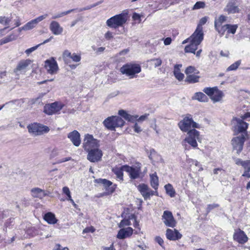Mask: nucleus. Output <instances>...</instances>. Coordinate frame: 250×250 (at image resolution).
Returning <instances> with one entry per match:
<instances>
[{
	"mask_svg": "<svg viewBox=\"0 0 250 250\" xmlns=\"http://www.w3.org/2000/svg\"><path fill=\"white\" fill-rule=\"evenodd\" d=\"M178 125L181 130L185 132H188L191 127L193 129L199 128V124L194 122L192 115L189 114L186 115L183 119L179 122Z\"/></svg>",
	"mask_w": 250,
	"mask_h": 250,
	"instance_id": "f257e3e1",
	"label": "nucleus"
},
{
	"mask_svg": "<svg viewBox=\"0 0 250 250\" xmlns=\"http://www.w3.org/2000/svg\"><path fill=\"white\" fill-rule=\"evenodd\" d=\"M103 124L107 129L110 130H115V128L123 126L125 121L120 117L112 116L105 119Z\"/></svg>",
	"mask_w": 250,
	"mask_h": 250,
	"instance_id": "f03ea898",
	"label": "nucleus"
},
{
	"mask_svg": "<svg viewBox=\"0 0 250 250\" xmlns=\"http://www.w3.org/2000/svg\"><path fill=\"white\" fill-rule=\"evenodd\" d=\"M141 71L140 65L135 63H127L120 68V72L123 74L129 77L130 78H134L136 74H138Z\"/></svg>",
	"mask_w": 250,
	"mask_h": 250,
	"instance_id": "7ed1b4c3",
	"label": "nucleus"
},
{
	"mask_svg": "<svg viewBox=\"0 0 250 250\" xmlns=\"http://www.w3.org/2000/svg\"><path fill=\"white\" fill-rule=\"evenodd\" d=\"M126 18L123 14L115 15L106 21V25L111 28H116L122 26L126 21Z\"/></svg>",
	"mask_w": 250,
	"mask_h": 250,
	"instance_id": "20e7f679",
	"label": "nucleus"
},
{
	"mask_svg": "<svg viewBox=\"0 0 250 250\" xmlns=\"http://www.w3.org/2000/svg\"><path fill=\"white\" fill-rule=\"evenodd\" d=\"M99 146V141L94 138L92 135L87 134L85 136L83 148L86 151L88 152Z\"/></svg>",
	"mask_w": 250,
	"mask_h": 250,
	"instance_id": "39448f33",
	"label": "nucleus"
},
{
	"mask_svg": "<svg viewBox=\"0 0 250 250\" xmlns=\"http://www.w3.org/2000/svg\"><path fill=\"white\" fill-rule=\"evenodd\" d=\"M27 128L29 132L34 136L41 135L49 131V128L47 126L37 123L29 125Z\"/></svg>",
	"mask_w": 250,
	"mask_h": 250,
	"instance_id": "423d86ee",
	"label": "nucleus"
},
{
	"mask_svg": "<svg viewBox=\"0 0 250 250\" xmlns=\"http://www.w3.org/2000/svg\"><path fill=\"white\" fill-rule=\"evenodd\" d=\"M199 132L195 129H192L188 131L187 137L183 142L188 143L193 148H196L198 144L197 141H199Z\"/></svg>",
	"mask_w": 250,
	"mask_h": 250,
	"instance_id": "0eeeda50",
	"label": "nucleus"
},
{
	"mask_svg": "<svg viewBox=\"0 0 250 250\" xmlns=\"http://www.w3.org/2000/svg\"><path fill=\"white\" fill-rule=\"evenodd\" d=\"M141 166L140 163L135 167H130L127 165L123 166L124 171L126 172L131 179H136L140 177L141 173Z\"/></svg>",
	"mask_w": 250,
	"mask_h": 250,
	"instance_id": "6e6552de",
	"label": "nucleus"
},
{
	"mask_svg": "<svg viewBox=\"0 0 250 250\" xmlns=\"http://www.w3.org/2000/svg\"><path fill=\"white\" fill-rule=\"evenodd\" d=\"M31 62V61L29 59L20 61L17 64L16 67L14 69V72L16 75L19 76L20 74L25 73Z\"/></svg>",
	"mask_w": 250,
	"mask_h": 250,
	"instance_id": "1a4fd4ad",
	"label": "nucleus"
},
{
	"mask_svg": "<svg viewBox=\"0 0 250 250\" xmlns=\"http://www.w3.org/2000/svg\"><path fill=\"white\" fill-rule=\"evenodd\" d=\"M246 136V134H241L238 137L234 138L231 141L233 149L236 151L237 154H239L243 149Z\"/></svg>",
	"mask_w": 250,
	"mask_h": 250,
	"instance_id": "9d476101",
	"label": "nucleus"
},
{
	"mask_svg": "<svg viewBox=\"0 0 250 250\" xmlns=\"http://www.w3.org/2000/svg\"><path fill=\"white\" fill-rule=\"evenodd\" d=\"M63 105L58 102L46 104L44 106L43 112L47 115H51L58 113L62 108Z\"/></svg>",
	"mask_w": 250,
	"mask_h": 250,
	"instance_id": "9b49d317",
	"label": "nucleus"
},
{
	"mask_svg": "<svg viewBox=\"0 0 250 250\" xmlns=\"http://www.w3.org/2000/svg\"><path fill=\"white\" fill-rule=\"evenodd\" d=\"M44 67L47 72L52 75L56 74L59 69L57 62L53 57L45 61Z\"/></svg>",
	"mask_w": 250,
	"mask_h": 250,
	"instance_id": "f8f14e48",
	"label": "nucleus"
},
{
	"mask_svg": "<svg viewBox=\"0 0 250 250\" xmlns=\"http://www.w3.org/2000/svg\"><path fill=\"white\" fill-rule=\"evenodd\" d=\"M162 220L165 225L169 227L174 228L176 226V221L174 219L171 212L167 210L164 211Z\"/></svg>",
	"mask_w": 250,
	"mask_h": 250,
	"instance_id": "ddd939ff",
	"label": "nucleus"
},
{
	"mask_svg": "<svg viewBox=\"0 0 250 250\" xmlns=\"http://www.w3.org/2000/svg\"><path fill=\"white\" fill-rule=\"evenodd\" d=\"M87 152V159L93 163L100 161L103 156L102 151L99 147L91 150Z\"/></svg>",
	"mask_w": 250,
	"mask_h": 250,
	"instance_id": "4468645a",
	"label": "nucleus"
},
{
	"mask_svg": "<svg viewBox=\"0 0 250 250\" xmlns=\"http://www.w3.org/2000/svg\"><path fill=\"white\" fill-rule=\"evenodd\" d=\"M204 39V33L200 26L197 27L195 31L189 38L190 42L199 45Z\"/></svg>",
	"mask_w": 250,
	"mask_h": 250,
	"instance_id": "2eb2a0df",
	"label": "nucleus"
},
{
	"mask_svg": "<svg viewBox=\"0 0 250 250\" xmlns=\"http://www.w3.org/2000/svg\"><path fill=\"white\" fill-rule=\"evenodd\" d=\"M240 9L238 7L237 0H229L228 3L224 8V11L228 14L239 13Z\"/></svg>",
	"mask_w": 250,
	"mask_h": 250,
	"instance_id": "dca6fc26",
	"label": "nucleus"
},
{
	"mask_svg": "<svg viewBox=\"0 0 250 250\" xmlns=\"http://www.w3.org/2000/svg\"><path fill=\"white\" fill-rule=\"evenodd\" d=\"M232 124L235 125V130L238 132L243 133L246 131L248 126V124L244 122L242 119L237 118L233 119Z\"/></svg>",
	"mask_w": 250,
	"mask_h": 250,
	"instance_id": "f3484780",
	"label": "nucleus"
},
{
	"mask_svg": "<svg viewBox=\"0 0 250 250\" xmlns=\"http://www.w3.org/2000/svg\"><path fill=\"white\" fill-rule=\"evenodd\" d=\"M47 16V14H44L43 15L40 16L38 18L31 21L25 24L22 29L23 30H29L32 29L36 26V25L40 21L45 19Z\"/></svg>",
	"mask_w": 250,
	"mask_h": 250,
	"instance_id": "a211bd4d",
	"label": "nucleus"
},
{
	"mask_svg": "<svg viewBox=\"0 0 250 250\" xmlns=\"http://www.w3.org/2000/svg\"><path fill=\"white\" fill-rule=\"evenodd\" d=\"M138 189L145 200L154 195V191L149 189L146 185L140 184L138 187Z\"/></svg>",
	"mask_w": 250,
	"mask_h": 250,
	"instance_id": "6ab92c4d",
	"label": "nucleus"
},
{
	"mask_svg": "<svg viewBox=\"0 0 250 250\" xmlns=\"http://www.w3.org/2000/svg\"><path fill=\"white\" fill-rule=\"evenodd\" d=\"M238 28L237 24H226L221 27L220 30L219 31V33L221 36L223 35L227 31V33L234 34L236 32V31Z\"/></svg>",
	"mask_w": 250,
	"mask_h": 250,
	"instance_id": "aec40b11",
	"label": "nucleus"
},
{
	"mask_svg": "<svg viewBox=\"0 0 250 250\" xmlns=\"http://www.w3.org/2000/svg\"><path fill=\"white\" fill-rule=\"evenodd\" d=\"M166 235L168 240L172 241L180 239L182 237V235L176 229L172 230L167 229L166 230Z\"/></svg>",
	"mask_w": 250,
	"mask_h": 250,
	"instance_id": "412c9836",
	"label": "nucleus"
},
{
	"mask_svg": "<svg viewBox=\"0 0 250 250\" xmlns=\"http://www.w3.org/2000/svg\"><path fill=\"white\" fill-rule=\"evenodd\" d=\"M233 239L240 244H244L248 240V238L245 233L240 229H238L234 232Z\"/></svg>",
	"mask_w": 250,
	"mask_h": 250,
	"instance_id": "4be33fe9",
	"label": "nucleus"
},
{
	"mask_svg": "<svg viewBox=\"0 0 250 250\" xmlns=\"http://www.w3.org/2000/svg\"><path fill=\"white\" fill-rule=\"evenodd\" d=\"M67 137L75 146H80L81 142L80 134L77 130H75L70 132L68 134Z\"/></svg>",
	"mask_w": 250,
	"mask_h": 250,
	"instance_id": "5701e85b",
	"label": "nucleus"
},
{
	"mask_svg": "<svg viewBox=\"0 0 250 250\" xmlns=\"http://www.w3.org/2000/svg\"><path fill=\"white\" fill-rule=\"evenodd\" d=\"M31 196L33 198L43 199L44 197L48 195L47 193L44 190L39 188H34L31 189Z\"/></svg>",
	"mask_w": 250,
	"mask_h": 250,
	"instance_id": "b1692460",
	"label": "nucleus"
},
{
	"mask_svg": "<svg viewBox=\"0 0 250 250\" xmlns=\"http://www.w3.org/2000/svg\"><path fill=\"white\" fill-rule=\"evenodd\" d=\"M49 29L52 33L55 35H61L63 32V28L61 26L58 22L53 21L49 25Z\"/></svg>",
	"mask_w": 250,
	"mask_h": 250,
	"instance_id": "393cba45",
	"label": "nucleus"
},
{
	"mask_svg": "<svg viewBox=\"0 0 250 250\" xmlns=\"http://www.w3.org/2000/svg\"><path fill=\"white\" fill-rule=\"evenodd\" d=\"M133 231V229L131 227L122 229L119 230L117 237L120 239H123L126 237H130L132 235Z\"/></svg>",
	"mask_w": 250,
	"mask_h": 250,
	"instance_id": "a878e982",
	"label": "nucleus"
},
{
	"mask_svg": "<svg viewBox=\"0 0 250 250\" xmlns=\"http://www.w3.org/2000/svg\"><path fill=\"white\" fill-rule=\"evenodd\" d=\"M118 114L125 120L132 123L136 121L138 118V115H131L123 109L119 110Z\"/></svg>",
	"mask_w": 250,
	"mask_h": 250,
	"instance_id": "bb28decb",
	"label": "nucleus"
},
{
	"mask_svg": "<svg viewBox=\"0 0 250 250\" xmlns=\"http://www.w3.org/2000/svg\"><path fill=\"white\" fill-rule=\"evenodd\" d=\"M227 20V17L224 15H220L218 19L215 20L214 21V27L215 29L219 33V31L220 30L222 24Z\"/></svg>",
	"mask_w": 250,
	"mask_h": 250,
	"instance_id": "cd10ccee",
	"label": "nucleus"
},
{
	"mask_svg": "<svg viewBox=\"0 0 250 250\" xmlns=\"http://www.w3.org/2000/svg\"><path fill=\"white\" fill-rule=\"evenodd\" d=\"M224 95L223 92L219 90L216 87L215 90H214V92L211 97L212 100H213L215 102H219L221 100L223 97Z\"/></svg>",
	"mask_w": 250,
	"mask_h": 250,
	"instance_id": "c85d7f7f",
	"label": "nucleus"
},
{
	"mask_svg": "<svg viewBox=\"0 0 250 250\" xmlns=\"http://www.w3.org/2000/svg\"><path fill=\"white\" fill-rule=\"evenodd\" d=\"M44 219L48 223L50 224H55L57 221L55 215L51 212H48L46 213L44 216Z\"/></svg>",
	"mask_w": 250,
	"mask_h": 250,
	"instance_id": "c756f323",
	"label": "nucleus"
},
{
	"mask_svg": "<svg viewBox=\"0 0 250 250\" xmlns=\"http://www.w3.org/2000/svg\"><path fill=\"white\" fill-rule=\"evenodd\" d=\"M182 66V65H176L174 66V75L176 78L179 81H182L184 78V74L181 73L180 71V67Z\"/></svg>",
	"mask_w": 250,
	"mask_h": 250,
	"instance_id": "7c9ffc66",
	"label": "nucleus"
},
{
	"mask_svg": "<svg viewBox=\"0 0 250 250\" xmlns=\"http://www.w3.org/2000/svg\"><path fill=\"white\" fill-rule=\"evenodd\" d=\"M198 45H199L196 44V43L190 42V44L185 47V51L187 53L195 54V51L197 49Z\"/></svg>",
	"mask_w": 250,
	"mask_h": 250,
	"instance_id": "2f4dec72",
	"label": "nucleus"
},
{
	"mask_svg": "<svg viewBox=\"0 0 250 250\" xmlns=\"http://www.w3.org/2000/svg\"><path fill=\"white\" fill-rule=\"evenodd\" d=\"M53 38V36H51L49 39H46V40H45L42 43H41L38 45H37L36 46H34V47H31L29 49H27L25 50V53L27 55H29L30 53H31L32 52H33V51H34L35 50H36L40 45H42V44H44L46 43H47L48 42H50L52 39Z\"/></svg>",
	"mask_w": 250,
	"mask_h": 250,
	"instance_id": "473e14b6",
	"label": "nucleus"
},
{
	"mask_svg": "<svg viewBox=\"0 0 250 250\" xmlns=\"http://www.w3.org/2000/svg\"><path fill=\"white\" fill-rule=\"evenodd\" d=\"M150 183L151 186L155 189L158 188L159 185L158 178L156 174H152L150 175Z\"/></svg>",
	"mask_w": 250,
	"mask_h": 250,
	"instance_id": "72a5a7b5",
	"label": "nucleus"
},
{
	"mask_svg": "<svg viewBox=\"0 0 250 250\" xmlns=\"http://www.w3.org/2000/svg\"><path fill=\"white\" fill-rule=\"evenodd\" d=\"M165 188L166 193L171 197H173L175 195V191L172 186L170 184H167L165 186Z\"/></svg>",
	"mask_w": 250,
	"mask_h": 250,
	"instance_id": "f704fd0d",
	"label": "nucleus"
},
{
	"mask_svg": "<svg viewBox=\"0 0 250 250\" xmlns=\"http://www.w3.org/2000/svg\"><path fill=\"white\" fill-rule=\"evenodd\" d=\"M193 98L202 102H207L208 100L207 96L202 92L196 93Z\"/></svg>",
	"mask_w": 250,
	"mask_h": 250,
	"instance_id": "c9c22d12",
	"label": "nucleus"
},
{
	"mask_svg": "<svg viewBox=\"0 0 250 250\" xmlns=\"http://www.w3.org/2000/svg\"><path fill=\"white\" fill-rule=\"evenodd\" d=\"M199 77L195 75H188L186 78V82L188 83H195L198 82Z\"/></svg>",
	"mask_w": 250,
	"mask_h": 250,
	"instance_id": "e433bc0d",
	"label": "nucleus"
},
{
	"mask_svg": "<svg viewBox=\"0 0 250 250\" xmlns=\"http://www.w3.org/2000/svg\"><path fill=\"white\" fill-rule=\"evenodd\" d=\"M96 182L98 184H101L103 185V186L105 187V188H107L109 187L112 185V183L105 179H98L96 180Z\"/></svg>",
	"mask_w": 250,
	"mask_h": 250,
	"instance_id": "4c0bfd02",
	"label": "nucleus"
},
{
	"mask_svg": "<svg viewBox=\"0 0 250 250\" xmlns=\"http://www.w3.org/2000/svg\"><path fill=\"white\" fill-rule=\"evenodd\" d=\"M123 167L121 168H115L113 169V171L116 175V177L120 180H123Z\"/></svg>",
	"mask_w": 250,
	"mask_h": 250,
	"instance_id": "58836bf2",
	"label": "nucleus"
},
{
	"mask_svg": "<svg viewBox=\"0 0 250 250\" xmlns=\"http://www.w3.org/2000/svg\"><path fill=\"white\" fill-rule=\"evenodd\" d=\"M11 21V19L8 17H6L5 16H1L0 17V23L6 26V27H8L9 24H10V22Z\"/></svg>",
	"mask_w": 250,
	"mask_h": 250,
	"instance_id": "ea45409f",
	"label": "nucleus"
},
{
	"mask_svg": "<svg viewBox=\"0 0 250 250\" xmlns=\"http://www.w3.org/2000/svg\"><path fill=\"white\" fill-rule=\"evenodd\" d=\"M235 163L237 165H241L244 168H245V167H248V165H250V160H247L244 161L240 159H237L235 160Z\"/></svg>",
	"mask_w": 250,
	"mask_h": 250,
	"instance_id": "a19ab883",
	"label": "nucleus"
},
{
	"mask_svg": "<svg viewBox=\"0 0 250 250\" xmlns=\"http://www.w3.org/2000/svg\"><path fill=\"white\" fill-rule=\"evenodd\" d=\"M74 10V9H71V10H68V11H64V12H61V13L55 14V15H54L52 17V19H56L65 16V15H67L68 14L70 13L71 12H72Z\"/></svg>",
	"mask_w": 250,
	"mask_h": 250,
	"instance_id": "79ce46f5",
	"label": "nucleus"
},
{
	"mask_svg": "<svg viewBox=\"0 0 250 250\" xmlns=\"http://www.w3.org/2000/svg\"><path fill=\"white\" fill-rule=\"evenodd\" d=\"M240 61H236L234 63L232 64L229 67H228L227 69V71H229L236 70L238 66L240 65Z\"/></svg>",
	"mask_w": 250,
	"mask_h": 250,
	"instance_id": "37998d69",
	"label": "nucleus"
},
{
	"mask_svg": "<svg viewBox=\"0 0 250 250\" xmlns=\"http://www.w3.org/2000/svg\"><path fill=\"white\" fill-rule=\"evenodd\" d=\"M216 87H206L203 89V91L208 95L212 97L214 90H215Z\"/></svg>",
	"mask_w": 250,
	"mask_h": 250,
	"instance_id": "c03bdc74",
	"label": "nucleus"
},
{
	"mask_svg": "<svg viewBox=\"0 0 250 250\" xmlns=\"http://www.w3.org/2000/svg\"><path fill=\"white\" fill-rule=\"evenodd\" d=\"M17 38V36L13 33L11 34L10 35L4 38L6 43L9 42L16 40Z\"/></svg>",
	"mask_w": 250,
	"mask_h": 250,
	"instance_id": "a18cd8bd",
	"label": "nucleus"
},
{
	"mask_svg": "<svg viewBox=\"0 0 250 250\" xmlns=\"http://www.w3.org/2000/svg\"><path fill=\"white\" fill-rule=\"evenodd\" d=\"M205 7V3L203 1H198L194 4L193 10L204 8Z\"/></svg>",
	"mask_w": 250,
	"mask_h": 250,
	"instance_id": "49530a36",
	"label": "nucleus"
},
{
	"mask_svg": "<svg viewBox=\"0 0 250 250\" xmlns=\"http://www.w3.org/2000/svg\"><path fill=\"white\" fill-rule=\"evenodd\" d=\"M103 2V1L102 0H101V1H99L95 3H94L93 4H91V5H88L82 9H81L80 11H83V10H89V9H90L91 8H93L96 6H98L99 5V4H100L101 3H102Z\"/></svg>",
	"mask_w": 250,
	"mask_h": 250,
	"instance_id": "de8ad7c7",
	"label": "nucleus"
},
{
	"mask_svg": "<svg viewBox=\"0 0 250 250\" xmlns=\"http://www.w3.org/2000/svg\"><path fill=\"white\" fill-rule=\"evenodd\" d=\"M131 225L130 221L128 219L122 220L119 224V228H123L126 226Z\"/></svg>",
	"mask_w": 250,
	"mask_h": 250,
	"instance_id": "09e8293b",
	"label": "nucleus"
},
{
	"mask_svg": "<svg viewBox=\"0 0 250 250\" xmlns=\"http://www.w3.org/2000/svg\"><path fill=\"white\" fill-rule=\"evenodd\" d=\"M60 155V150L56 148H54L51 152L50 154V158H53Z\"/></svg>",
	"mask_w": 250,
	"mask_h": 250,
	"instance_id": "8fccbe9b",
	"label": "nucleus"
},
{
	"mask_svg": "<svg viewBox=\"0 0 250 250\" xmlns=\"http://www.w3.org/2000/svg\"><path fill=\"white\" fill-rule=\"evenodd\" d=\"M70 58L75 62H79L81 61V57L80 55L73 53L71 55Z\"/></svg>",
	"mask_w": 250,
	"mask_h": 250,
	"instance_id": "3c124183",
	"label": "nucleus"
},
{
	"mask_svg": "<svg viewBox=\"0 0 250 250\" xmlns=\"http://www.w3.org/2000/svg\"><path fill=\"white\" fill-rule=\"evenodd\" d=\"M195 68L192 66H189L187 68V69L185 70V73L188 75L194 72L195 71Z\"/></svg>",
	"mask_w": 250,
	"mask_h": 250,
	"instance_id": "603ef678",
	"label": "nucleus"
},
{
	"mask_svg": "<svg viewBox=\"0 0 250 250\" xmlns=\"http://www.w3.org/2000/svg\"><path fill=\"white\" fill-rule=\"evenodd\" d=\"M207 18L206 17H204L200 20L199 23L197 25V27L200 26L202 29V31H203L202 25L207 22Z\"/></svg>",
	"mask_w": 250,
	"mask_h": 250,
	"instance_id": "864d4df0",
	"label": "nucleus"
},
{
	"mask_svg": "<svg viewBox=\"0 0 250 250\" xmlns=\"http://www.w3.org/2000/svg\"><path fill=\"white\" fill-rule=\"evenodd\" d=\"M218 207L219 205L217 204H209L208 206L207 211L208 212H209L211 210Z\"/></svg>",
	"mask_w": 250,
	"mask_h": 250,
	"instance_id": "5fc2aeb1",
	"label": "nucleus"
},
{
	"mask_svg": "<svg viewBox=\"0 0 250 250\" xmlns=\"http://www.w3.org/2000/svg\"><path fill=\"white\" fill-rule=\"evenodd\" d=\"M105 39L107 40H109L113 38V33L110 31H108L104 36Z\"/></svg>",
	"mask_w": 250,
	"mask_h": 250,
	"instance_id": "6e6d98bb",
	"label": "nucleus"
},
{
	"mask_svg": "<svg viewBox=\"0 0 250 250\" xmlns=\"http://www.w3.org/2000/svg\"><path fill=\"white\" fill-rule=\"evenodd\" d=\"M71 160V157H66V158H62V159L57 160V161H56L55 164H61V163H63V162H65L70 161Z\"/></svg>",
	"mask_w": 250,
	"mask_h": 250,
	"instance_id": "4d7b16f0",
	"label": "nucleus"
},
{
	"mask_svg": "<svg viewBox=\"0 0 250 250\" xmlns=\"http://www.w3.org/2000/svg\"><path fill=\"white\" fill-rule=\"evenodd\" d=\"M152 62H154V65L155 67L159 66L162 64V61L160 59H155L151 60Z\"/></svg>",
	"mask_w": 250,
	"mask_h": 250,
	"instance_id": "13d9d810",
	"label": "nucleus"
},
{
	"mask_svg": "<svg viewBox=\"0 0 250 250\" xmlns=\"http://www.w3.org/2000/svg\"><path fill=\"white\" fill-rule=\"evenodd\" d=\"M95 229L93 227H87L83 230V233H88L89 232H94L95 231Z\"/></svg>",
	"mask_w": 250,
	"mask_h": 250,
	"instance_id": "bf43d9fd",
	"label": "nucleus"
},
{
	"mask_svg": "<svg viewBox=\"0 0 250 250\" xmlns=\"http://www.w3.org/2000/svg\"><path fill=\"white\" fill-rule=\"evenodd\" d=\"M69 250L67 247L62 248L61 245L58 244L55 245V248L53 249V250Z\"/></svg>",
	"mask_w": 250,
	"mask_h": 250,
	"instance_id": "052dcab7",
	"label": "nucleus"
},
{
	"mask_svg": "<svg viewBox=\"0 0 250 250\" xmlns=\"http://www.w3.org/2000/svg\"><path fill=\"white\" fill-rule=\"evenodd\" d=\"M149 114H145L142 116H141L137 120L138 122H143L147 119Z\"/></svg>",
	"mask_w": 250,
	"mask_h": 250,
	"instance_id": "680f3d73",
	"label": "nucleus"
},
{
	"mask_svg": "<svg viewBox=\"0 0 250 250\" xmlns=\"http://www.w3.org/2000/svg\"><path fill=\"white\" fill-rule=\"evenodd\" d=\"M71 53L67 50H65L62 55V57L63 59H65L67 57L71 58Z\"/></svg>",
	"mask_w": 250,
	"mask_h": 250,
	"instance_id": "e2e57ef3",
	"label": "nucleus"
},
{
	"mask_svg": "<svg viewBox=\"0 0 250 250\" xmlns=\"http://www.w3.org/2000/svg\"><path fill=\"white\" fill-rule=\"evenodd\" d=\"M155 240L161 247H163L164 241L162 238L159 236H157L155 238Z\"/></svg>",
	"mask_w": 250,
	"mask_h": 250,
	"instance_id": "0e129e2a",
	"label": "nucleus"
},
{
	"mask_svg": "<svg viewBox=\"0 0 250 250\" xmlns=\"http://www.w3.org/2000/svg\"><path fill=\"white\" fill-rule=\"evenodd\" d=\"M134 131L137 133H139L142 131L141 127L137 123H135L134 126Z\"/></svg>",
	"mask_w": 250,
	"mask_h": 250,
	"instance_id": "69168bd1",
	"label": "nucleus"
},
{
	"mask_svg": "<svg viewBox=\"0 0 250 250\" xmlns=\"http://www.w3.org/2000/svg\"><path fill=\"white\" fill-rule=\"evenodd\" d=\"M62 192L66 195L70 193V190H69V188L67 187H64L62 188Z\"/></svg>",
	"mask_w": 250,
	"mask_h": 250,
	"instance_id": "338daca9",
	"label": "nucleus"
},
{
	"mask_svg": "<svg viewBox=\"0 0 250 250\" xmlns=\"http://www.w3.org/2000/svg\"><path fill=\"white\" fill-rule=\"evenodd\" d=\"M103 250H116V249L114 248L113 244L112 243L109 247H103Z\"/></svg>",
	"mask_w": 250,
	"mask_h": 250,
	"instance_id": "774afa93",
	"label": "nucleus"
}]
</instances>
